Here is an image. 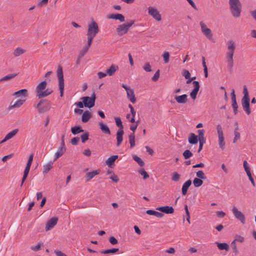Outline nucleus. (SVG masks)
I'll list each match as a JSON object with an SVG mask.
<instances>
[{
    "label": "nucleus",
    "instance_id": "72a5a7b5",
    "mask_svg": "<svg viewBox=\"0 0 256 256\" xmlns=\"http://www.w3.org/2000/svg\"><path fill=\"white\" fill-rule=\"evenodd\" d=\"M128 140L130 144V148H134L136 144H135V135L134 133L130 134L128 136Z\"/></svg>",
    "mask_w": 256,
    "mask_h": 256
},
{
    "label": "nucleus",
    "instance_id": "6ab92c4d",
    "mask_svg": "<svg viewBox=\"0 0 256 256\" xmlns=\"http://www.w3.org/2000/svg\"><path fill=\"white\" fill-rule=\"evenodd\" d=\"M124 132L123 130H118L116 132V146H119L123 140V135Z\"/></svg>",
    "mask_w": 256,
    "mask_h": 256
},
{
    "label": "nucleus",
    "instance_id": "e433bc0d",
    "mask_svg": "<svg viewBox=\"0 0 256 256\" xmlns=\"http://www.w3.org/2000/svg\"><path fill=\"white\" fill-rule=\"evenodd\" d=\"M26 50L20 48H17L14 52V56H18L20 55L24 54Z\"/></svg>",
    "mask_w": 256,
    "mask_h": 256
},
{
    "label": "nucleus",
    "instance_id": "7c9ffc66",
    "mask_svg": "<svg viewBox=\"0 0 256 256\" xmlns=\"http://www.w3.org/2000/svg\"><path fill=\"white\" fill-rule=\"evenodd\" d=\"M100 170H93L90 172H88L86 174V176L87 178V180H89L90 179L92 178L94 176L97 174H98Z\"/></svg>",
    "mask_w": 256,
    "mask_h": 256
},
{
    "label": "nucleus",
    "instance_id": "39448f33",
    "mask_svg": "<svg viewBox=\"0 0 256 256\" xmlns=\"http://www.w3.org/2000/svg\"><path fill=\"white\" fill-rule=\"evenodd\" d=\"M57 76L58 81V86L59 90L60 92V96L62 97L64 94V74L62 71V68L61 66H58L57 70Z\"/></svg>",
    "mask_w": 256,
    "mask_h": 256
},
{
    "label": "nucleus",
    "instance_id": "c756f323",
    "mask_svg": "<svg viewBox=\"0 0 256 256\" xmlns=\"http://www.w3.org/2000/svg\"><path fill=\"white\" fill-rule=\"evenodd\" d=\"M72 133L74 134H77L80 132H83L84 130L82 129L80 126H76L71 128Z\"/></svg>",
    "mask_w": 256,
    "mask_h": 256
},
{
    "label": "nucleus",
    "instance_id": "f257e3e1",
    "mask_svg": "<svg viewBox=\"0 0 256 256\" xmlns=\"http://www.w3.org/2000/svg\"><path fill=\"white\" fill-rule=\"evenodd\" d=\"M228 52H226V61L228 62V68L230 72L232 71L234 66V54L236 48V45L234 41L229 40L227 42Z\"/></svg>",
    "mask_w": 256,
    "mask_h": 256
},
{
    "label": "nucleus",
    "instance_id": "680f3d73",
    "mask_svg": "<svg viewBox=\"0 0 256 256\" xmlns=\"http://www.w3.org/2000/svg\"><path fill=\"white\" fill-rule=\"evenodd\" d=\"M110 178L112 180L115 182H118L119 180L118 176L116 175L114 172H112V174Z\"/></svg>",
    "mask_w": 256,
    "mask_h": 256
},
{
    "label": "nucleus",
    "instance_id": "b1692460",
    "mask_svg": "<svg viewBox=\"0 0 256 256\" xmlns=\"http://www.w3.org/2000/svg\"><path fill=\"white\" fill-rule=\"evenodd\" d=\"M126 94L127 97L130 100L132 103H135L136 100L134 94V90L130 88L129 90H127Z\"/></svg>",
    "mask_w": 256,
    "mask_h": 256
},
{
    "label": "nucleus",
    "instance_id": "864d4df0",
    "mask_svg": "<svg viewBox=\"0 0 256 256\" xmlns=\"http://www.w3.org/2000/svg\"><path fill=\"white\" fill-rule=\"evenodd\" d=\"M232 248L233 250V252L234 253L235 256L237 255L238 253V251L237 249L236 245L234 242H232L231 243Z\"/></svg>",
    "mask_w": 256,
    "mask_h": 256
},
{
    "label": "nucleus",
    "instance_id": "3c124183",
    "mask_svg": "<svg viewBox=\"0 0 256 256\" xmlns=\"http://www.w3.org/2000/svg\"><path fill=\"white\" fill-rule=\"evenodd\" d=\"M165 63H168L169 61L170 54L168 52H164L162 54Z\"/></svg>",
    "mask_w": 256,
    "mask_h": 256
},
{
    "label": "nucleus",
    "instance_id": "603ef678",
    "mask_svg": "<svg viewBox=\"0 0 256 256\" xmlns=\"http://www.w3.org/2000/svg\"><path fill=\"white\" fill-rule=\"evenodd\" d=\"M88 49H89V48L87 47L86 46H85L79 54L80 57H83L85 55V54L87 52Z\"/></svg>",
    "mask_w": 256,
    "mask_h": 256
},
{
    "label": "nucleus",
    "instance_id": "4468645a",
    "mask_svg": "<svg viewBox=\"0 0 256 256\" xmlns=\"http://www.w3.org/2000/svg\"><path fill=\"white\" fill-rule=\"evenodd\" d=\"M242 105L246 112L248 114H250L251 112L250 108V98H242Z\"/></svg>",
    "mask_w": 256,
    "mask_h": 256
},
{
    "label": "nucleus",
    "instance_id": "dca6fc26",
    "mask_svg": "<svg viewBox=\"0 0 256 256\" xmlns=\"http://www.w3.org/2000/svg\"><path fill=\"white\" fill-rule=\"evenodd\" d=\"M108 19H113L116 20H119L120 22H124L125 21L124 16L121 14H112L107 16Z\"/></svg>",
    "mask_w": 256,
    "mask_h": 256
},
{
    "label": "nucleus",
    "instance_id": "0eeeda50",
    "mask_svg": "<svg viewBox=\"0 0 256 256\" xmlns=\"http://www.w3.org/2000/svg\"><path fill=\"white\" fill-rule=\"evenodd\" d=\"M96 98V94L94 92L91 97L84 96L81 99L82 100L84 106L90 108L94 106Z\"/></svg>",
    "mask_w": 256,
    "mask_h": 256
},
{
    "label": "nucleus",
    "instance_id": "a211bd4d",
    "mask_svg": "<svg viewBox=\"0 0 256 256\" xmlns=\"http://www.w3.org/2000/svg\"><path fill=\"white\" fill-rule=\"evenodd\" d=\"M25 100H18L15 102L13 103L12 102L10 103L8 106V110H12L15 108H18L25 102Z\"/></svg>",
    "mask_w": 256,
    "mask_h": 256
},
{
    "label": "nucleus",
    "instance_id": "6e6552de",
    "mask_svg": "<svg viewBox=\"0 0 256 256\" xmlns=\"http://www.w3.org/2000/svg\"><path fill=\"white\" fill-rule=\"evenodd\" d=\"M216 130L218 134V144L220 148L224 150L225 148V142L222 126L218 124L216 126Z\"/></svg>",
    "mask_w": 256,
    "mask_h": 256
},
{
    "label": "nucleus",
    "instance_id": "cd10ccee",
    "mask_svg": "<svg viewBox=\"0 0 256 256\" xmlns=\"http://www.w3.org/2000/svg\"><path fill=\"white\" fill-rule=\"evenodd\" d=\"M188 142L192 144H196L198 142V136L194 133H190L188 138Z\"/></svg>",
    "mask_w": 256,
    "mask_h": 256
},
{
    "label": "nucleus",
    "instance_id": "ddd939ff",
    "mask_svg": "<svg viewBox=\"0 0 256 256\" xmlns=\"http://www.w3.org/2000/svg\"><path fill=\"white\" fill-rule=\"evenodd\" d=\"M156 210L166 214H172L174 212V209L172 206H160L157 208Z\"/></svg>",
    "mask_w": 256,
    "mask_h": 256
},
{
    "label": "nucleus",
    "instance_id": "13d9d810",
    "mask_svg": "<svg viewBox=\"0 0 256 256\" xmlns=\"http://www.w3.org/2000/svg\"><path fill=\"white\" fill-rule=\"evenodd\" d=\"M244 238L243 236H239V235H236L235 236V239L234 240L233 242H244Z\"/></svg>",
    "mask_w": 256,
    "mask_h": 256
},
{
    "label": "nucleus",
    "instance_id": "69168bd1",
    "mask_svg": "<svg viewBox=\"0 0 256 256\" xmlns=\"http://www.w3.org/2000/svg\"><path fill=\"white\" fill-rule=\"evenodd\" d=\"M109 242L112 244H118V240L114 236H110L109 238Z\"/></svg>",
    "mask_w": 256,
    "mask_h": 256
},
{
    "label": "nucleus",
    "instance_id": "58836bf2",
    "mask_svg": "<svg viewBox=\"0 0 256 256\" xmlns=\"http://www.w3.org/2000/svg\"><path fill=\"white\" fill-rule=\"evenodd\" d=\"M203 184V181L202 179L198 178H194L193 180V184L196 188L200 187Z\"/></svg>",
    "mask_w": 256,
    "mask_h": 256
},
{
    "label": "nucleus",
    "instance_id": "4be33fe9",
    "mask_svg": "<svg viewBox=\"0 0 256 256\" xmlns=\"http://www.w3.org/2000/svg\"><path fill=\"white\" fill-rule=\"evenodd\" d=\"M191 184L192 181L190 180H188L183 184L182 188V194L183 195L185 196Z\"/></svg>",
    "mask_w": 256,
    "mask_h": 256
},
{
    "label": "nucleus",
    "instance_id": "c03bdc74",
    "mask_svg": "<svg viewBox=\"0 0 256 256\" xmlns=\"http://www.w3.org/2000/svg\"><path fill=\"white\" fill-rule=\"evenodd\" d=\"M182 156L186 160H187L192 156V154L190 150H186L183 152Z\"/></svg>",
    "mask_w": 256,
    "mask_h": 256
},
{
    "label": "nucleus",
    "instance_id": "c85d7f7f",
    "mask_svg": "<svg viewBox=\"0 0 256 256\" xmlns=\"http://www.w3.org/2000/svg\"><path fill=\"white\" fill-rule=\"evenodd\" d=\"M118 67L114 64H112L109 68L106 70V74L109 76H112L114 72L118 70Z\"/></svg>",
    "mask_w": 256,
    "mask_h": 256
},
{
    "label": "nucleus",
    "instance_id": "a18cd8bd",
    "mask_svg": "<svg viewBox=\"0 0 256 256\" xmlns=\"http://www.w3.org/2000/svg\"><path fill=\"white\" fill-rule=\"evenodd\" d=\"M172 180L174 182H178L180 178V174L177 172H174L172 174Z\"/></svg>",
    "mask_w": 256,
    "mask_h": 256
},
{
    "label": "nucleus",
    "instance_id": "20e7f679",
    "mask_svg": "<svg viewBox=\"0 0 256 256\" xmlns=\"http://www.w3.org/2000/svg\"><path fill=\"white\" fill-rule=\"evenodd\" d=\"M39 114H43L48 111L52 107V102L47 100L42 99L40 102L34 104Z\"/></svg>",
    "mask_w": 256,
    "mask_h": 256
},
{
    "label": "nucleus",
    "instance_id": "774afa93",
    "mask_svg": "<svg viewBox=\"0 0 256 256\" xmlns=\"http://www.w3.org/2000/svg\"><path fill=\"white\" fill-rule=\"evenodd\" d=\"M80 140L78 137H74L71 140V144L73 145H76Z\"/></svg>",
    "mask_w": 256,
    "mask_h": 256
},
{
    "label": "nucleus",
    "instance_id": "f3484780",
    "mask_svg": "<svg viewBox=\"0 0 256 256\" xmlns=\"http://www.w3.org/2000/svg\"><path fill=\"white\" fill-rule=\"evenodd\" d=\"M18 128H16L10 132H8L4 137V138L0 142V144H2L4 142H6V140L12 138V137H14L18 132Z\"/></svg>",
    "mask_w": 256,
    "mask_h": 256
},
{
    "label": "nucleus",
    "instance_id": "2eb2a0df",
    "mask_svg": "<svg viewBox=\"0 0 256 256\" xmlns=\"http://www.w3.org/2000/svg\"><path fill=\"white\" fill-rule=\"evenodd\" d=\"M58 218L52 217L48 221L46 226V230L48 231L52 228L57 224Z\"/></svg>",
    "mask_w": 256,
    "mask_h": 256
},
{
    "label": "nucleus",
    "instance_id": "4d7b16f0",
    "mask_svg": "<svg viewBox=\"0 0 256 256\" xmlns=\"http://www.w3.org/2000/svg\"><path fill=\"white\" fill-rule=\"evenodd\" d=\"M159 77H160V70H158L156 72L154 76L152 77V80L154 82H156L158 80Z\"/></svg>",
    "mask_w": 256,
    "mask_h": 256
},
{
    "label": "nucleus",
    "instance_id": "0e129e2a",
    "mask_svg": "<svg viewBox=\"0 0 256 256\" xmlns=\"http://www.w3.org/2000/svg\"><path fill=\"white\" fill-rule=\"evenodd\" d=\"M198 138H204V130H203V129H202V130H198Z\"/></svg>",
    "mask_w": 256,
    "mask_h": 256
},
{
    "label": "nucleus",
    "instance_id": "49530a36",
    "mask_svg": "<svg viewBox=\"0 0 256 256\" xmlns=\"http://www.w3.org/2000/svg\"><path fill=\"white\" fill-rule=\"evenodd\" d=\"M138 172L143 176V178L146 180L149 178V175L144 168H142L138 170Z\"/></svg>",
    "mask_w": 256,
    "mask_h": 256
},
{
    "label": "nucleus",
    "instance_id": "393cba45",
    "mask_svg": "<svg viewBox=\"0 0 256 256\" xmlns=\"http://www.w3.org/2000/svg\"><path fill=\"white\" fill-rule=\"evenodd\" d=\"M92 114L88 110L84 112L82 116V120L83 122H86L92 118Z\"/></svg>",
    "mask_w": 256,
    "mask_h": 256
},
{
    "label": "nucleus",
    "instance_id": "8fccbe9b",
    "mask_svg": "<svg viewBox=\"0 0 256 256\" xmlns=\"http://www.w3.org/2000/svg\"><path fill=\"white\" fill-rule=\"evenodd\" d=\"M143 68L146 72H150L152 70L149 62H146L143 66Z\"/></svg>",
    "mask_w": 256,
    "mask_h": 256
},
{
    "label": "nucleus",
    "instance_id": "4c0bfd02",
    "mask_svg": "<svg viewBox=\"0 0 256 256\" xmlns=\"http://www.w3.org/2000/svg\"><path fill=\"white\" fill-rule=\"evenodd\" d=\"M132 158L136 162H137L140 166H144V162L136 155H132Z\"/></svg>",
    "mask_w": 256,
    "mask_h": 256
},
{
    "label": "nucleus",
    "instance_id": "e2e57ef3",
    "mask_svg": "<svg viewBox=\"0 0 256 256\" xmlns=\"http://www.w3.org/2000/svg\"><path fill=\"white\" fill-rule=\"evenodd\" d=\"M198 92V91L192 90L190 93V96L192 99L195 100L196 98Z\"/></svg>",
    "mask_w": 256,
    "mask_h": 256
},
{
    "label": "nucleus",
    "instance_id": "ea45409f",
    "mask_svg": "<svg viewBox=\"0 0 256 256\" xmlns=\"http://www.w3.org/2000/svg\"><path fill=\"white\" fill-rule=\"evenodd\" d=\"M114 120L116 126L120 128L119 130H123L124 126L122 124L120 118V117H116L114 118Z\"/></svg>",
    "mask_w": 256,
    "mask_h": 256
},
{
    "label": "nucleus",
    "instance_id": "09e8293b",
    "mask_svg": "<svg viewBox=\"0 0 256 256\" xmlns=\"http://www.w3.org/2000/svg\"><path fill=\"white\" fill-rule=\"evenodd\" d=\"M88 136H89V134H88V132H86L84 134L81 135L80 138H81L82 142V143H84L86 140H88Z\"/></svg>",
    "mask_w": 256,
    "mask_h": 256
},
{
    "label": "nucleus",
    "instance_id": "338daca9",
    "mask_svg": "<svg viewBox=\"0 0 256 256\" xmlns=\"http://www.w3.org/2000/svg\"><path fill=\"white\" fill-rule=\"evenodd\" d=\"M48 0H41L38 2V6H46L48 4Z\"/></svg>",
    "mask_w": 256,
    "mask_h": 256
},
{
    "label": "nucleus",
    "instance_id": "2f4dec72",
    "mask_svg": "<svg viewBox=\"0 0 256 256\" xmlns=\"http://www.w3.org/2000/svg\"><path fill=\"white\" fill-rule=\"evenodd\" d=\"M52 162H50L43 166V174L48 173L52 168Z\"/></svg>",
    "mask_w": 256,
    "mask_h": 256
},
{
    "label": "nucleus",
    "instance_id": "473e14b6",
    "mask_svg": "<svg viewBox=\"0 0 256 256\" xmlns=\"http://www.w3.org/2000/svg\"><path fill=\"white\" fill-rule=\"evenodd\" d=\"M18 75V74H8L0 79V82L5 81H8L10 80L12 78H14Z\"/></svg>",
    "mask_w": 256,
    "mask_h": 256
},
{
    "label": "nucleus",
    "instance_id": "423d86ee",
    "mask_svg": "<svg viewBox=\"0 0 256 256\" xmlns=\"http://www.w3.org/2000/svg\"><path fill=\"white\" fill-rule=\"evenodd\" d=\"M87 34L95 36L99 32L98 24L92 18L90 23L88 24Z\"/></svg>",
    "mask_w": 256,
    "mask_h": 256
},
{
    "label": "nucleus",
    "instance_id": "5701e85b",
    "mask_svg": "<svg viewBox=\"0 0 256 256\" xmlns=\"http://www.w3.org/2000/svg\"><path fill=\"white\" fill-rule=\"evenodd\" d=\"M118 158V155H114L110 158H108L106 162V164L110 168H112V166L114 164V161Z\"/></svg>",
    "mask_w": 256,
    "mask_h": 256
},
{
    "label": "nucleus",
    "instance_id": "9d476101",
    "mask_svg": "<svg viewBox=\"0 0 256 256\" xmlns=\"http://www.w3.org/2000/svg\"><path fill=\"white\" fill-rule=\"evenodd\" d=\"M148 10V14L152 16L155 20L158 21H160L162 20L161 15L157 9L154 7L150 6Z\"/></svg>",
    "mask_w": 256,
    "mask_h": 256
},
{
    "label": "nucleus",
    "instance_id": "aec40b11",
    "mask_svg": "<svg viewBox=\"0 0 256 256\" xmlns=\"http://www.w3.org/2000/svg\"><path fill=\"white\" fill-rule=\"evenodd\" d=\"M174 99L179 104H184L188 101V96L186 94L181 96H176Z\"/></svg>",
    "mask_w": 256,
    "mask_h": 256
},
{
    "label": "nucleus",
    "instance_id": "bf43d9fd",
    "mask_svg": "<svg viewBox=\"0 0 256 256\" xmlns=\"http://www.w3.org/2000/svg\"><path fill=\"white\" fill-rule=\"evenodd\" d=\"M192 84H193V86L194 87L193 90H196L198 92L200 87V84H199L198 82V81H193Z\"/></svg>",
    "mask_w": 256,
    "mask_h": 256
},
{
    "label": "nucleus",
    "instance_id": "6e6d98bb",
    "mask_svg": "<svg viewBox=\"0 0 256 256\" xmlns=\"http://www.w3.org/2000/svg\"><path fill=\"white\" fill-rule=\"evenodd\" d=\"M182 75L185 78H188L190 77V72L188 70L186 69H184L182 70Z\"/></svg>",
    "mask_w": 256,
    "mask_h": 256
},
{
    "label": "nucleus",
    "instance_id": "5fc2aeb1",
    "mask_svg": "<svg viewBox=\"0 0 256 256\" xmlns=\"http://www.w3.org/2000/svg\"><path fill=\"white\" fill-rule=\"evenodd\" d=\"M243 93H244V96L242 98H250L248 90L246 86H244Z\"/></svg>",
    "mask_w": 256,
    "mask_h": 256
},
{
    "label": "nucleus",
    "instance_id": "37998d69",
    "mask_svg": "<svg viewBox=\"0 0 256 256\" xmlns=\"http://www.w3.org/2000/svg\"><path fill=\"white\" fill-rule=\"evenodd\" d=\"M196 175L197 176V178L202 179V180H206V176L204 174V172L202 170H198L196 172Z\"/></svg>",
    "mask_w": 256,
    "mask_h": 256
},
{
    "label": "nucleus",
    "instance_id": "f8f14e48",
    "mask_svg": "<svg viewBox=\"0 0 256 256\" xmlns=\"http://www.w3.org/2000/svg\"><path fill=\"white\" fill-rule=\"evenodd\" d=\"M129 29L124 24L118 25L116 28V32L119 36H121L126 34Z\"/></svg>",
    "mask_w": 256,
    "mask_h": 256
},
{
    "label": "nucleus",
    "instance_id": "de8ad7c7",
    "mask_svg": "<svg viewBox=\"0 0 256 256\" xmlns=\"http://www.w3.org/2000/svg\"><path fill=\"white\" fill-rule=\"evenodd\" d=\"M232 107L234 110V112L235 114L238 113V105L236 100H232Z\"/></svg>",
    "mask_w": 256,
    "mask_h": 256
},
{
    "label": "nucleus",
    "instance_id": "f704fd0d",
    "mask_svg": "<svg viewBox=\"0 0 256 256\" xmlns=\"http://www.w3.org/2000/svg\"><path fill=\"white\" fill-rule=\"evenodd\" d=\"M119 250L118 248H112V249H108L105 250H102L100 251L101 254H108L110 253L114 254Z\"/></svg>",
    "mask_w": 256,
    "mask_h": 256
},
{
    "label": "nucleus",
    "instance_id": "7ed1b4c3",
    "mask_svg": "<svg viewBox=\"0 0 256 256\" xmlns=\"http://www.w3.org/2000/svg\"><path fill=\"white\" fill-rule=\"evenodd\" d=\"M230 9L234 18H239L242 12V4L239 0H229Z\"/></svg>",
    "mask_w": 256,
    "mask_h": 256
},
{
    "label": "nucleus",
    "instance_id": "f03ea898",
    "mask_svg": "<svg viewBox=\"0 0 256 256\" xmlns=\"http://www.w3.org/2000/svg\"><path fill=\"white\" fill-rule=\"evenodd\" d=\"M47 82L46 80L40 82L36 87L35 92L36 96L38 98H42L50 94L52 90L50 88L46 90Z\"/></svg>",
    "mask_w": 256,
    "mask_h": 256
},
{
    "label": "nucleus",
    "instance_id": "052dcab7",
    "mask_svg": "<svg viewBox=\"0 0 256 256\" xmlns=\"http://www.w3.org/2000/svg\"><path fill=\"white\" fill-rule=\"evenodd\" d=\"M28 172H25V171L24 172V175H23V176H22V182H21L20 186L21 187L22 186L24 181L26 180L28 176Z\"/></svg>",
    "mask_w": 256,
    "mask_h": 256
},
{
    "label": "nucleus",
    "instance_id": "bb28decb",
    "mask_svg": "<svg viewBox=\"0 0 256 256\" xmlns=\"http://www.w3.org/2000/svg\"><path fill=\"white\" fill-rule=\"evenodd\" d=\"M215 244H216L218 248L220 250H225L226 251H228L229 250L230 247L227 243H220L216 242Z\"/></svg>",
    "mask_w": 256,
    "mask_h": 256
},
{
    "label": "nucleus",
    "instance_id": "79ce46f5",
    "mask_svg": "<svg viewBox=\"0 0 256 256\" xmlns=\"http://www.w3.org/2000/svg\"><path fill=\"white\" fill-rule=\"evenodd\" d=\"M86 35H87L88 40H87V44L86 45V46L87 47H88L90 48V46L92 44V40H93L94 38L95 37V36L89 35V34H86Z\"/></svg>",
    "mask_w": 256,
    "mask_h": 256
},
{
    "label": "nucleus",
    "instance_id": "a878e982",
    "mask_svg": "<svg viewBox=\"0 0 256 256\" xmlns=\"http://www.w3.org/2000/svg\"><path fill=\"white\" fill-rule=\"evenodd\" d=\"M14 95L17 97H26L28 96V90L26 89H22L15 92Z\"/></svg>",
    "mask_w": 256,
    "mask_h": 256
},
{
    "label": "nucleus",
    "instance_id": "a19ab883",
    "mask_svg": "<svg viewBox=\"0 0 256 256\" xmlns=\"http://www.w3.org/2000/svg\"><path fill=\"white\" fill-rule=\"evenodd\" d=\"M238 126H237V128H236L234 132V138L233 140V142L235 143L236 140L240 138V133L238 132Z\"/></svg>",
    "mask_w": 256,
    "mask_h": 256
},
{
    "label": "nucleus",
    "instance_id": "9b49d317",
    "mask_svg": "<svg viewBox=\"0 0 256 256\" xmlns=\"http://www.w3.org/2000/svg\"><path fill=\"white\" fill-rule=\"evenodd\" d=\"M232 211L233 212V214H234V216L242 224H244L245 222V216L244 215L240 212L239 211L238 208L234 206Z\"/></svg>",
    "mask_w": 256,
    "mask_h": 256
},
{
    "label": "nucleus",
    "instance_id": "c9c22d12",
    "mask_svg": "<svg viewBox=\"0 0 256 256\" xmlns=\"http://www.w3.org/2000/svg\"><path fill=\"white\" fill-rule=\"evenodd\" d=\"M66 150V148H58V150L57 152L55 154V158L54 159V161H55L56 159L62 156L65 152Z\"/></svg>",
    "mask_w": 256,
    "mask_h": 256
},
{
    "label": "nucleus",
    "instance_id": "1a4fd4ad",
    "mask_svg": "<svg viewBox=\"0 0 256 256\" xmlns=\"http://www.w3.org/2000/svg\"><path fill=\"white\" fill-rule=\"evenodd\" d=\"M200 26L202 33L210 40H212V34L210 29L208 28L206 25L203 22H200Z\"/></svg>",
    "mask_w": 256,
    "mask_h": 256
},
{
    "label": "nucleus",
    "instance_id": "412c9836",
    "mask_svg": "<svg viewBox=\"0 0 256 256\" xmlns=\"http://www.w3.org/2000/svg\"><path fill=\"white\" fill-rule=\"evenodd\" d=\"M98 124L100 130L103 133L110 134V131L106 124H104L102 122H99Z\"/></svg>",
    "mask_w": 256,
    "mask_h": 256
}]
</instances>
